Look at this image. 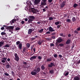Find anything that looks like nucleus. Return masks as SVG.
<instances>
[{"label":"nucleus","instance_id":"obj_1","mask_svg":"<svg viewBox=\"0 0 80 80\" xmlns=\"http://www.w3.org/2000/svg\"><path fill=\"white\" fill-rule=\"evenodd\" d=\"M41 69L40 68L38 67L36 69H34L33 71L31 72V74L32 75H36L38 73L40 72Z\"/></svg>","mask_w":80,"mask_h":80},{"label":"nucleus","instance_id":"obj_2","mask_svg":"<svg viewBox=\"0 0 80 80\" xmlns=\"http://www.w3.org/2000/svg\"><path fill=\"white\" fill-rule=\"evenodd\" d=\"M52 67H55V65L53 62H51L48 65V67L49 68H52Z\"/></svg>","mask_w":80,"mask_h":80},{"label":"nucleus","instance_id":"obj_3","mask_svg":"<svg viewBox=\"0 0 80 80\" xmlns=\"http://www.w3.org/2000/svg\"><path fill=\"white\" fill-rule=\"evenodd\" d=\"M34 31V29L32 28H30L28 30V34H29V35H31V33H32V32Z\"/></svg>","mask_w":80,"mask_h":80},{"label":"nucleus","instance_id":"obj_4","mask_svg":"<svg viewBox=\"0 0 80 80\" xmlns=\"http://www.w3.org/2000/svg\"><path fill=\"white\" fill-rule=\"evenodd\" d=\"M41 2V0H35L34 3L35 5H38Z\"/></svg>","mask_w":80,"mask_h":80},{"label":"nucleus","instance_id":"obj_5","mask_svg":"<svg viewBox=\"0 0 80 80\" xmlns=\"http://www.w3.org/2000/svg\"><path fill=\"white\" fill-rule=\"evenodd\" d=\"M48 29L49 31L51 32H55V30H54V29H53V28L51 26L49 27Z\"/></svg>","mask_w":80,"mask_h":80},{"label":"nucleus","instance_id":"obj_6","mask_svg":"<svg viewBox=\"0 0 80 80\" xmlns=\"http://www.w3.org/2000/svg\"><path fill=\"white\" fill-rule=\"evenodd\" d=\"M73 80H80V76H77L74 77Z\"/></svg>","mask_w":80,"mask_h":80},{"label":"nucleus","instance_id":"obj_7","mask_svg":"<svg viewBox=\"0 0 80 80\" xmlns=\"http://www.w3.org/2000/svg\"><path fill=\"white\" fill-rule=\"evenodd\" d=\"M15 60L17 61H19V57H18V54H17V53H16L15 55Z\"/></svg>","mask_w":80,"mask_h":80},{"label":"nucleus","instance_id":"obj_8","mask_svg":"<svg viewBox=\"0 0 80 80\" xmlns=\"http://www.w3.org/2000/svg\"><path fill=\"white\" fill-rule=\"evenodd\" d=\"M14 27L12 26H8L7 27L5 28L6 29H9L10 30H13Z\"/></svg>","mask_w":80,"mask_h":80},{"label":"nucleus","instance_id":"obj_9","mask_svg":"<svg viewBox=\"0 0 80 80\" xmlns=\"http://www.w3.org/2000/svg\"><path fill=\"white\" fill-rule=\"evenodd\" d=\"M65 5V2L63 1L61 4L60 5V7L61 8H63L64 6Z\"/></svg>","mask_w":80,"mask_h":80},{"label":"nucleus","instance_id":"obj_10","mask_svg":"<svg viewBox=\"0 0 80 80\" xmlns=\"http://www.w3.org/2000/svg\"><path fill=\"white\" fill-rule=\"evenodd\" d=\"M37 56H33L30 58V60H31V61H33V59H35L37 58Z\"/></svg>","mask_w":80,"mask_h":80},{"label":"nucleus","instance_id":"obj_11","mask_svg":"<svg viewBox=\"0 0 80 80\" xmlns=\"http://www.w3.org/2000/svg\"><path fill=\"white\" fill-rule=\"evenodd\" d=\"M15 22H16V19H14L12 20L10 22L11 25H12V23H15Z\"/></svg>","mask_w":80,"mask_h":80},{"label":"nucleus","instance_id":"obj_12","mask_svg":"<svg viewBox=\"0 0 80 80\" xmlns=\"http://www.w3.org/2000/svg\"><path fill=\"white\" fill-rule=\"evenodd\" d=\"M71 42V40H70V39H68L66 42V44H67V45H68L69 44H70Z\"/></svg>","mask_w":80,"mask_h":80},{"label":"nucleus","instance_id":"obj_13","mask_svg":"<svg viewBox=\"0 0 80 80\" xmlns=\"http://www.w3.org/2000/svg\"><path fill=\"white\" fill-rule=\"evenodd\" d=\"M32 13H37V10L34 8H32L31 9Z\"/></svg>","mask_w":80,"mask_h":80},{"label":"nucleus","instance_id":"obj_14","mask_svg":"<svg viewBox=\"0 0 80 80\" xmlns=\"http://www.w3.org/2000/svg\"><path fill=\"white\" fill-rule=\"evenodd\" d=\"M62 41V39L59 38L57 39V43H60Z\"/></svg>","mask_w":80,"mask_h":80},{"label":"nucleus","instance_id":"obj_15","mask_svg":"<svg viewBox=\"0 0 80 80\" xmlns=\"http://www.w3.org/2000/svg\"><path fill=\"white\" fill-rule=\"evenodd\" d=\"M18 48L20 49V50H21L22 48V43H20L18 45Z\"/></svg>","mask_w":80,"mask_h":80},{"label":"nucleus","instance_id":"obj_16","mask_svg":"<svg viewBox=\"0 0 80 80\" xmlns=\"http://www.w3.org/2000/svg\"><path fill=\"white\" fill-rule=\"evenodd\" d=\"M29 18L31 19V20H34L35 19V18L33 16H29Z\"/></svg>","mask_w":80,"mask_h":80},{"label":"nucleus","instance_id":"obj_17","mask_svg":"<svg viewBox=\"0 0 80 80\" xmlns=\"http://www.w3.org/2000/svg\"><path fill=\"white\" fill-rule=\"evenodd\" d=\"M59 35L60 36V37H66L65 35L63 33H60Z\"/></svg>","mask_w":80,"mask_h":80},{"label":"nucleus","instance_id":"obj_18","mask_svg":"<svg viewBox=\"0 0 80 80\" xmlns=\"http://www.w3.org/2000/svg\"><path fill=\"white\" fill-rule=\"evenodd\" d=\"M47 3L42 1L41 2V5H46Z\"/></svg>","mask_w":80,"mask_h":80},{"label":"nucleus","instance_id":"obj_19","mask_svg":"<svg viewBox=\"0 0 80 80\" xmlns=\"http://www.w3.org/2000/svg\"><path fill=\"white\" fill-rule=\"evenodd\" d=\"M42 42H43V41L42 40H39L38 42V44L39 45H42Z\"/></svg>","mask_w":80,"mask_h":80},{"label":"nucleus","instance_id":"obj_20","mask_svg":"<svg viewBox=\"0 0 80 80\" xmlns=\"http://www.w3.org/2000/svg\"><path fill=\"white\" fill-rule=\"evenodd\" d=\"M52 61V59L51 58H48L46 60V62H51V61Z\"/></svg>","mask_w":80,"mask_h":80},{"label":"nucleus","instance_id":"obj_21","mask_svg":"<svg viewBox=\"0 0 80 80\" xmlns=\"http://www.w3.org/2000/svg\"><path fill=\"white\" fill-rule=\"evenodd\" d=\"M41 69L42 70H45V66L43 65H42L41 67Z\"/></svg>","mask_w":80,"mask_h":80},{"label":"nucleus","instance_id":"obj_22","mask_svg":"<svg viewBox=\"0 0 80 80\" xmlns=\"http://www.w3.org/2000/svg\"><path fill=\"white\" fill-rule=\"evenodd\" d=\"M33 20L31 19H29V20L28 21V23H30L32 22Z\"/></svg>","mask_w":80,"mask_h":80},{"label":"nucleus","instance_id":"obj_23","mask_svg":"<svg viewBox=\"0 0 80 80\" xmlns=\"http://www.w3.org/2000/svg\"><path fill=\"white\" fill-rule=\"evenodd\" d=\"M3 44H4V42H0V47H2L3 45Z\"/></svg>","mask_w":80,"mask_h":80},{"label":"nucleus","instance_id":"obj_24","mask_svg":"<svg viewBox=\"0 0 80 80\" xmlns=\"http://www.w3.org/2000/svg\"><path fill=\"white\" fill-rule=\"evenodd\" d=\"M1 35L3 36V35H6V33L4 32H2L1 33Z\"/></svg>","mask_w":80,"mask_h":80},{"label":"nucleus","instance_id":"obj_25","mask_svg":"<svg viewBox=\"0 0 80 80\" xmlns=\"http://www.w3.org/2000/svg\"><path fill=\"white\" fill-rule=\"evenodd\" d=\"M72 20L73 22H75V21H76V18H75V17H73L72 18Z\"/></svg>","mask_w":80,"mask_h":80},{"label":"nucleus","instance_id":"obj_26","mask_svg":"<svg viewBox=\"0 0 80 80\" xmlns=\"http://www.w3.org/2000/svg\"><path fill=\"white\" fill-rule=\"evenodd\" d=\"M68 74H69V72L68 71V72L66 73L65 74V73H64L63 75L64 76H67V75H68Z\"/></svg>","mask_w":80,"mask_h":80},{"label":"nucleus","instance_id":"obj_27","mask_svg":"<svg viewBox=\"0 0 80 80\" xmlns=\"http://www.w3.org/2000/svg\"><path fill=\"white\" fill-rule=\"evenodd\" d=\"M43 32V28L41 29L38 31V32H39V33H42Z\"/></svg>","mask_w":80,"mask_h":80},{"label":"nucleus","instance_id":"obj_28","mask_svg":"<svg viewBox=\"0 0 80 80\" xmlns=\"http://www.w3.org/2000/svg\"><path fill=\"white\" fill-rule=\"evenodd\" d=\"M74 33H75L76 35H77V34H78L79 32L78 31L75 30L74 31Z\"/></svg>","mask_w":80,"mask_h":80},{"label":"nucleus","instance_id":"obj_29","mask_svg":"<svg viewBox=\"0 0 80 80\" xmlns=\"http://www.w3.org/2000/svg\"><path fill=\"white\" fill-rule=\"evenodd\" d=\"M66 22H69V23H70L71 22V20H70V19H66Z\"/></svg>","mask_w":80,"mask_h":80},{"label":"nucleus","instance_id":"obj_30","mask_svg":"<svg viewBox=\"0 0 80 80\" xmlns=\"http://www.w3.org/2000/svg\"><path fill=\"white\" fill-rule=\"evenodd\" d=\"M6 67L7 69L9 68V67H10V64L9 63H8V64L6 65Z\"/></svg>","mask_w":80,"mask_h":80},{"label":"nucleus","instance_id":"obj_31","mask_svg":"<svg viewBox=\"0 0 80 80\" xmlns=\"http://www.w3.org/2000/svg\"><path fill=\"white\" fill-rule=\"evenodd\" d=\"M77 6H78V4L75 3L73 5V7H74V8H76Z\"/></svg>","mask_w":80,"mask_h":80},{"label":"nucleus","instance_id":"obj_32","mask_svg":"<svg viewBox=\"0 0 80 80\" xmlns=\"http://www.w3.org/2000/svg\"><path fill=\"white\" fill-rule=\"evenodd\" d=\"M54 72L53 70H51L49 71V73H50L51 74L53 73Z\"/></svg>","mask_w":80,"mask_h":80},{"label":"nucleus","instance_id":"obj_33","mask_svg":"<svg viewBox=\"0 0 80 80\" xmlns=\"http://www.w3.org/2000/svg\"><path fill=\"white\" fill-rule=\"evenodd\" d=\"M60 23V22H58V21L57 22H55V24L56 25H58Z\"/></svg>","mask_w":80,"mask_h":80},{"label":"nucleus","instance_id":"obj_34","mask_svg":"<svg viewBox=\"0 0 80 80\" xmlns=\"http://www.w3.org/2000/svg\"><path fill=\"white\" fill-rule=\"evenodd\" d=\"M11 73L12 74V75H13V76H15V72L12 71H11Z\"/></svg>","mask_w":80,"mask_h":80},{"label":"nucleus","instance_id":"obj_35","mask_svg":"<svg viewBox=\"0 0 80 80\" xmlns=\"http://www.w3.org/2000/svg\"><path fill=\"white\" fill-rule=\"evenodd\" d=\"M36 38H31V41H33L35 40Z\"/></svg>","mask_w":80,"mask_h":80},{"label":"nucleus","instance_id":"obj_36","mask_svg":"<svg viewBox=\"0 0 80 80\" xmlns=\"http://www.w3.org/2000/svg\"><path fill=\"white\" fill-rule=\"evenodd\" d=\"M20 42L19 41H17L16 42L17 45H19V44H20Z\"/></svg>","mask_w":80,"mask_h":80},{"label":"nucleus","instance_id":"obj_37","mask_svg":"<svg viewBox=\"0 0 80 80\" xmlns=\"http://www.w3.org/2000/svg\"><path fill=\"white\" fill-rule=\"evenodd\" d=\"M27 47L28 48H30V45L29 43H28L27 44Z\"/></svg>","mask_w":80,"mask_h":80},{"label":"nucleus","instance_id":"obj_38","mask_svg":"<svg viewBox=\"0 0 80 80\" xmlns=\"http://www.w3.org/2000/svg\"><path fill=\"white\" fill-rule=\"evenodd\" d=\"M6 73H4L5 75H6V76H9V74H8V73H7V72H6Z\"/></svg>","mask_w":80,"mask_h":80},{"label":"nucleus","instance_id":"obj_39","mask_svg":"<svg viewBox=\"0 0 80 80\" xmlns=\"http://www.w3.org/2000/svg\"><path fill=\"white\" fill-rule=\"evenodd\" d=\"M9 47H10V45L8 44H6L4 46V47H6V48Z\"/></svg>","mask_w":80,"mask_h":80},{"label":"nucleus","instance_id":"obj_40","mask_svg":"<svg viewBox=\"0 0 80 80\" xmlns=\"http://www.w3.org/2000/svg\"><path fill=\"white\" fill-rule=\"evenodd\" d=\"M50 31H48L46 32L45 34L46 35H47V34H50Z\"/></svg>","mask_w":80,"mask_h":80},{"label":"nucleus","instance_id":"obj_41","mask_svg":"<svg viewBox=\"0 0 80 80\" xmlns=\"http://www.w3.org/2000/svg\"><path fill=\"white\" fill-rule=\"evenodd\" d=\"M20 29V28L17 27L16 28V30H19Z\"/></svg>","mask_w":80,"mask_h":80},{"label":"nucleus","instance_id":"obj_42","mask_svg":"<svg viewBox=\"0 0 80 80\" xmlns=\"http://www.w3.org/2000/svg\"><path fill=\"white\" fill-rule=\"evenodd\" d=\"M53 19V18L52 17L49 18V20H50V21L52 20Z\"/></svg>","mask_w":80,"mask_h":80},{"label":"nucleus","instance_id":"obj_43","mask_svg":"<svg viewBox=\"0 0 80 80\" xmlns=\"http://www.w3.org/2000/svg\"><path fill=\"white\" fill-rule=\"evenodd\" d=\"M54 57L57 58V54H55L54 55Z\"/></svg>","mask_w":80,"mask_h":80},{"label":"nucleus","instance_id":"obj_44","mask_svg":"<svg viewBox=\"0 0 80 80\" xmlns=\"http://www.w3.org/2000/svg\"><path fill=\"white\" fill-rule=\"evenodd\" d=\"M34 47V45H33L32 46H31V51H33L32 50L33 49V48Z\"/></svg>","mask_w":80,"mask_h":80},{"label":"nucleus","instance_id":"obj_45","mask_svg":"<svg viewBox=\"0 0 80 80\" xmlns=\"http://www.w3.org/2000/svg\"><path fill=\"white\" fill-rule=\"evenodd\" d=\"M64 45V44H59V46H60V47H63Z\"/></svg>","mask_w":80,"mask_h":80},{"label":"nucleus","instance_id":"obj_46","mask_svg":"<svg viewBox=\"0 0 80 80\" xmlns=\"http://www.w3.org/2000/svg\"><path fill=\"white\" fill-rule=\"evenodd\" d=\"M61 26V25H58L57 26V28H60V26Z\"/></svg>","mask_w":80,"mask_h":80},{"label":"nucleus","instance_id":"obj_47","mask_svg":"<svg viewBox=\"0 0 80 80\" xmlns=\"http://www.w3.org/2000/svg\"><path fill=\"white\" fill-rule=\"evenodd\" d=\"M1 62H2V63H5V61L4 60H1Z\"/></svg>","mask_w":80,"mask_h":80},{"label":"nucleus","instance_id":"obj_48","mask_svg":"<svg viewBox=\"0 0 80 80\" xmlns=\"http://www.w3.org/2000/svg\"><path fill=\"white\" fill-rule=\"evenodd\" d=\"M77 30L78 31H80V27H79L78 28H77Z\"/></svg>","mask_w":80,"mask_h":80},{"label":"nucleus","instance_id":"obj_49","mask_svg":"<svg viewBox=\"0 0 80 80\" xmlns=\"http://www.w3.org/2000/svg\"><path fill=\"white\" fill-rule=\"evenodd\" d=\"M52 38H53V39H55V36H53L51 37Z\"/></svg>","mask_w":80,"mask_h":80},{"label":"nucleus","instance_id":"obj_50","mask_svg":"<svg viewBox=\"0 0 80 80\" xmlns=\"http://www.w3.org/2000/svg\"><path fill=\"white\" fill-rule=\"evenodd\" d=\"M42 57H41L40 56H38V59L39 60H41L42 59Z\"/></svg>","mask_w":80,"mask_h":80},{"label":"nucleus","instance_id":"obj_51","mask_svg":"<svg viewBox=\"0 0 80 80\" xmlns=\"http://www.w3.org/2000/svg\"><path fill=\"white\" fill-rule=\"evenodd\" d=\"M23 64H25V65H27V62H23Z\"/></svg>","mask_w":80,"mask_h":80},{"label":"nucleus","instance_id":"obj_52","mask_svg":"<svg viewBox=\"0 0 80 80\" xmlns=\"http://www.w3.org/2000/svg\"><path fill=\"white\" fill-rule=\"evenodd\" d=\"M59 57L60 58H62V57H63V56H62V55H61V54H59Z\"/></svg>","mask_w":80,"mask_h":80},{"label":"nucleus","instance_id":"obj_53","mask_svg":"<svg viewBox=\"0 0 80 80\" xmlns=\"http://www.w3.org/2000/svg\"><path fill=\"white\" fill-rule=\"evenodd\" d=\"M4 27H2L1 28V30H4Z\"/></svg>","mask_w":80,"mask_h":80},{"label":"nucleus","instance_id":"obj_54","mask_svg":"<svg viewBox=\"0 0 80 80\" xmlns=\"http://www.w3.org/2000/svg\"><path fill=\"white\" fill-rule=\"evenodd\" d=\"M24 23H25V22H24V21H22V22H21L22 24H24Z\"/></svg>","mask_w":80,"mask_h":80},{"label":"nucleus","instance_id":"obj_55","mask_svg":"<svg viewBox=\"0 0 80 80\" xmlns=\"http://www.w3.org/2000/svg\"><path fill=\"white\" fill-rule=\"evenodd\" d=\"M49 3H51L52 2V0H48Z\"/></svg>","mask_w":80,"mask_h":80},{"label":"nucleus","instance_id":"obj_56","mask_svg":"<svg viewBox=\"0 0 80 80\" xmlns=\"http://www.w3.org/2000/svg\"><path fill=\"white\" fill-rule=\"evenodd\" d=\"M56 34V33L55 32H53L52 33V34H51L52 35H55Z\"/></svg>","mask_w":80,"mask_h":80},{"label":"nucleus","instance_id":"obj_57","mask_svg":"<svg viewBox=\"0 0 80 80\" xmlns=\"http://www.w3.org/2000/svg\"><path fill=\"white\" fill-rule=\"evenodd\" d=\"M42 2H47V0H42Z\"/></svg>","mask_w":80,"mask_h":80},{"label":"nucleus","instance_id":"obj_58","mask_svg":"<svg viewBox=\"0 0 80 80\" xmlns=\"http://www.w3.org/2000/svg\"><path fill=\"white\" fill-rule=\"evenodd\" d=\"M33 50L34 51V53H35V51L36 50V49H35V48H34L33 49Z\"/></svg>","mask_w":80,"mask_h":80},{"label":"nucleus","instance_id":"obj_59","mask_svg":"<svg viewBox=\"0 0 80 80\" xmlns=\"http://www.w3.org/2000/svg\"><path fill=\"white\" fill-rule=\"evenodd\" d=\"M7 58H3V59H4V60L5 61H7Z\"/></svg>","mask_w":80,"mask_h":80},{"label":"nucleus","instance_id":"obj_60","mask_svg":"<svg viewBox=\"0 0 80 80\" xmlns=\"http://www.w3.org/2000/svg\"><path fill=\"white\" fill-rule=\"evenodd\" d=\"M7 8H8V9H9V8L10 7V5H7Z\"/></svg>","mask_w":80,"mask_h":80},{"label":"nucleus","instance_id":"obj_61","mask_svg":"<svg viewBox=\"0 0 80 80\" xmlns=\"http://www.w3.org/2000/svg\"><path fill=\"white\" fill-rule=\"evenodd\" d=\"M50 45L52 47H53V46H54V44L52 43Z\"/></svg>","mask_w":80,"mask_h":80},{"label":"nucleus","instance_id":"obj_62","mask_svg":"<svg viewBox=\"0 0 80 80\" xmlns=\"http://www.w3.org/2000/svg\"><path fill=\"white\" fill-rule=\"evenodd\" d=\"M43 10V12H46V10H45V9H42Z\"/></svg>","mask_w":80,"mask_h":80},{"label":"nucleus","instance_id":"obj_63","mask_svg":"<svg viewBox=\"0 0 80 80\" xmlns=\"http://www.w3.org/2000/svg\"><path fill=\"white\" fill-rule=\"evenodd\" d=\"M68 37H71V34H68Z\"/></svg>","mask_w":80,"mask_h":80},{"label":"nucleus","instance_id":"obj_64","mask_svg":"<svg viewBox=\"0 0 80 80\" xmlns=\"http://www.w3.org/2000/svg\"><path fill=\"white\" fill-rule=\"evenodd\" d=\"M10 58H8L7 59V61H8V62H10Z\"/></svg>","mask_w":80,"mask_h":80}]
</instances>
